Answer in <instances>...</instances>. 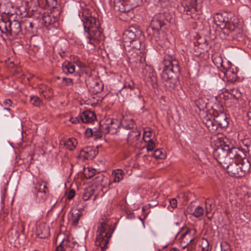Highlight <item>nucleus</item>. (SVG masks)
I'll return each instance as SVG.
<instances>
[{
  "mask_svg": "<svg viewBox=\"0 0 251 251\" xmlns=\"http://www.w3.org/2000/svg\"><path fill=\"white\" fill-rule=\"evenodd\" d=\"M196 106L200 111L204 110L206 108L207 100L205 98H199L195 102Z\"/></svg>",
  "mask_w": 251,
  "mask_h": 251,
  "instance_id": "28",
  "label": "nucleus"
},
{
  "mask_svg": "<svg viewBox=\"0 0 251 251\" xmlns=\"http://www.w3.org/2000/svg\"><path fill=\"white\" fill-rule=\"evenodd\" d=\"M154 4L160 8H167L171 4L170 0H153Z\"/></svg>",
  "mask_w": 251,
  "mask_h": 251,
  "instance_id": "30",
  "label": "nucleus"
},
{
  "mask_svg": "<svg viewBox=\"0 0 251 251\" xmlns=\"http://www.w3.org/2000/svg\"><path fill=\"white\" fill-rule=\"evenodd\" d=\"M229 94L236 100H238L241 97V93L237 88L230 89Z\"/></svg>",
  "mask_w": 251,
  "mask_h": 251,
  "instance_id": "38",
  "label": "nucleus"
},
{
  "mask_svg": "<svg viewBox=\"0 0 251 251\" xmlns=\"http://www.w3.org/2000/svg\"><path fill=\"white\" fill-rule=\"evenodd\" d=\"M179 72L174 71V69L163 70L161 74L163 83L168 91H178L181 88L178 76L176 75Z\"/></svg>",
  "mask_w": 251,
  "mask_h": 251,
  "instance_id": "7",
  "label": "nucleus"
},
{
  "mask_svg": "<svg viewBox=\"0 0 251 251\" xmlns=\"http://www.w3.org/2000/svg\"><path fill=\"white\" fill-rule=\"evenodd\" d=\"M30 100L31 104L35 106H40L42 104V100L39 97L36 96H31Z\"/></svg>",
  "mask_w": 251,
  "mask_h": 251,
  "instance_id": "35",
  "label": "nucleus"
},
{
  "mask_svg": "<svg viewBox=\"0 0 251 251\" xmlns=\"http://www.w3.org/2000/svg\"><path fill=\"white\" fill-rule=\"evenodd\" d=\"M124 172L121 169H117L113 171L112 176L113 177V182H119L124 178Z\"/></svg>",
  "mask_w": 251,
  "mask_h": 251,
  "instance_id": "26",
  "label": "nucleus"
},
{
  "mask_svg": "<svg viewBox=\"0 0 251 251\" xmlns=\"http://www.w3.org/2000/svg\"><path fill=\"white\" fill-rule=\"evenodd\" d=\"M105 130L103 127V125L100 124V126L97 128H95L93 130V137L95 140L100 139L102 136V134L105 133Z\"/></svg>",
  "mask_w": 251,
  "mask_h": 251,
  "instance_id": "27",
  "label": "nucleus"
},
{
  "mask_svg": "<svg viewBox=\"0 0 251 251\" xmlns=\"http://www.w3.org/2000/svg\"><path fill=\"white\" fill-rule=\"evenodd\" d=\"M213 116H214V119L216 122H217V124L221 130L228 126L229 125L228 120L225 112H221L217 115H213Z\"/></svg>",
  "mask_w": 251,
  "mask_h": 251,
  "instance_id": "16",
  "label": "nucleus"
},
{
  "mask_svg": "<svg viewBox=\"0 0 251 251\" xmlns=\"http://www.w3.org/2000/svg\"><path fill=\"white\" fill-rule=\"evenodd\" d=\"M249 111L248 113L247 116L249 120H251V100L249 102Z\"/></svg>",
  "mask_w": 251,
  "mask_h": 251,
  "instance_id": "57",
  "label": "nucleus"
},
{
  "mask_svg": "<svg viewBox=\"0 0 251 251\" xmlns=\"http://www.w3.org/2000/svg\"><path fill=\"white\" fill-rule=\"evenodd\" d=\"M212 59L213 63L218 68L221 67L224 69V67H225L223 65L222 58L220 55L218 54H215L212 56Z\"/></svg>",
  "mask_w": 251,
  "mask_h": 251,
  "instance_id": "29",
  "label": "nucleus"
},
{
  "mask_svg": "<svg viewBox=\"0 0 251 251\" xmlns=\"http://www.w3.org/2000/svg\"><path fill=\"white\" fill-rule=\"evenodd\" d=\"M205 204H206V209H208L209 210H212V203H208L207 200L205 201Z\"/></svg>",
  "mask_w": 251,
  "mask_h": 251,
  "instance_id": "61",
  "label": "nucleus"
},
{
  "mask_svg": "<svg viewBox=\"0 0 251 251\" xmlns=\"http://www.w3.org/2000/svg\"><path fill=\"white\" fill-rule=\"evenodd\" d=\"M102 125L105 130V134H114L116 132V130L119 127V122L116 119H112L108 123L103 124Z\"/></svg>",
  "mask_w": 251,
  "mask_h": 251,
  "instance_id": "19",
  "label": "nucleus"
},
{
  "mask_svg": "<svg viewBox=\"0 0 251 251\" xmlns=\"http://www.w3.org/2000/svg\"><path fill=\"white\" fill-rule=\"evenodd\" d=\"M96 119V116L94 112L86 110L80 115V120L83 123H90Z\"/></svg>",
  "mask_w": 251,
  "mask_h": 251,
  "instance_id": "20",
  "label": "nucleus"
},
{
  "mask_svg": "<svg viewBox=\"0 0 251 251\" xmlns=\"http://www.w3.org/2000/svg\"><path fill=\"white\" fill-rule=\"evenodd\" d=\"M46 5L49 8H54L56 7L57 0H45Z\"/></svg>",
  "mask_w": 251,
  "mask_h": 251,
  "instance_id": "43",
  "label": "nucleus"
},
{
  "mask_svg": "<svg viewBox=\"0 0 251 251\" xmlns=\"http://www.w3.org/2000/svg\"><path fill=\"white\" fill-rule=\"evenodd\" d=\"M82 213L80 211L75 210L69 213L68 219L72 225L76 226L78 225Z\"/></svg>",
  "mask_w": 251,
  "mask_h": 251,
  "instance_id": "21",
  "label": "nucleus"
},
{
  "mask_svg": "<svg viewBox=\"0 0 251 251\" xmlns=\"http://www.w3.org/2000/svg\"><path fill=\"white\" fill-rule=\"evenodd\" d=\"M193 9L194 11H197V0H190L188 3L186 4L185 10L187 11Z\"/></svg>",
  "mask_w": 251,
  "mask_h": 251,
  "instance_id": "33",
  "label": "nucleus"
},
{
  "mask_svg": "<svg viewBox=\"0 0 251 251\" xmlns=\"http://www.w3.org/2000/svg\"><path fill=\"white\" fill-rule=\"evenodd\" d=\"M77 140L75 138H69L64 142V146L70 151H73L77 145Z\"/></svg>",
  "mask_w": 251,
  "mask_h": 251,
  "instance_id": "25",
  "label": "nucleus"
},
{
  "mask_svg": "<svg viewBox=\"0 0 251 251\" xmlns=\"http://www.w3.org/2000/svg\"><path fill=\"white\" fill-rule=\"evenodd\" d=\"M227 138H218L215 141L217 148L213 151V155L230 176L236 177L244 176L251 169L247 151L239 148L230 147Z\"/></svg>",
  "mask_w": 251,
  "mask_h": 251,
  "instance_id": "1",
  "label": "nucleus"
},
{
  "mask_svg": "<svg viewBox=\"0 0 251 251\" xmlns=\"http://www.w3.org/2000/svg\"><path fill=\"white\" fill-rule=\"evenodd\" d=\"M78 16L83 23L88 43L95 44L103 40L104 35L99 20L92 13L87 7H82Z\"/></svg>",
  "mask_w": 251,
  "mask_h": 251,
  "instance_id": "2",
  "label": "nucleus"
},
{
  "mask_svg": "<svg viewBox=\"0 0 251 251\" xmlns=\"http://www.w3.org/2000/svg\"><path fill=\"white\" fill-rule=\"evenodd\" d=\"M75 194V191L74 189H71L67 195V197L68 200H72L74 198Z\"/></svg>",
  "mask_w": 251,
  "mask_h": 251,
  "instance_id": "50",
  "label": "nucleus"
},
{
  "mask_svg": "<svg viewBox=\"0 0 251 251\" xmlns=\"http://www.w3.org/2000/svg\"><path fill=\"white\" fill-rule=\"evenodd\" d=\"M32 191L35 197L37 202H41L45 201L48 197L49 189L45 182H38L34 184L32 188Z\"/></svg>",
  "mask_w": 251,
  "mask_h": 251,
  "instance_id": "8",
  "label": "nucleus"
},
{
  "mask_svg": "<svg viewBox=\"0 0 251 251\" xmlns=\"http://www.w3.org/2000/svg\"><path fill=\"white\" fill-rule=\"evenodd\" d=\"M75 63L79 68L83 69L85 67V64L79 60L75 61Z\"/></svg>",
  "mask_w": 251,
  "mask_h": 251,
  "instance_id": "54",
  "label": "nucleus"
},
{
  "mask_svg": "<svg viewBox=\"0 0 251 251\" xmlns=\"http://www.w3.org/2000/svg\"><path fill=\"white\" fill-rule=\"evenodd\" d=\"M141 136V131L137 128H133L130 131L127 136V142L131 145H135L137 144Z\"/></svg>",
  "mask_w": 251,
  "mask_h": 251,
  "instance_id": "17",
  "label": "nucleus"
},
{
  "mask_svg": "<svg viewBox=\"0 0 251 251\" xmlns=\"http://www.w3.org/2000/svg\"><path fill=\"white\" fill-rule=\"evenodd\" d=\"M222 251H231L229 249V245L226 242H224L221 245Z\"/></svg>",
  "mask_w": 251,
  "mask_h": 251,
  "instance_id": "47",
  "label": "nucleus"
},
{
  "mask_svg": "<svg viewBox=\"0 0 251 251\" xmlns=\"http://www.w3.org/2000/svg\"><path fill=\"white\" fill-rule=\"evenodd\" d=\"M162 65L164 66L163 70L170 69H174L175 71H180L178 61L172 52H168L166 54L164 57Z\"/></svg>",
  "mask_w": 251,
  "mask_h": 251,
  "instance_id": "9",
  "label": "nucleus"
},
{
  "mask_svg": "<svg viewBox=\"0 0 251 251\" xmlns=\"http://www.w3.org/2000/svg\"><path fill=\"white\" fill-rule=\"evenodd\" d=\"M183 231L180 235L179 240L181 242L183 248H185L188 245L194 240V238L191 237V230L186 226H182L181 228H179V231L176 234L177 237L179 234Z\"/></svg>",
  "mask_w": 251,
  "mask_h": 251,
  "instance_id": "11",
  "label": "nucleus"
},
{
  "mask_svg": "<svg viewBox=\"0 0 251 251\" xmlns=\"http://www.w3.org/2000/svg\"><path fill=\"white\" fill-rule=\"evenodd\" d=\"M97 151L92 147H86L80 152V156L87 160L93 159L97 154Z\"/></svg>",
  "mask_w": 251,
  "mask_h": 251,
  "instance_id": "15",
  "label": "nucleus"
},
{
  "mask_svg": "<svg viewBox=\"0 0 251 251\" xmlns=\"http://www.w3.org/2000/svg\"><path fill=\"white\" fill-rule=\"evenodd\" d=\"M27 24H28V25H29V27L30 28L32 29V28H33V27H34V24H33L32 23H31V22H29V23H27Z\"/></svg>",
  "mask_w": 251,
  "mask_h": 251,
  "instance_id": "64",
  "label": "nucleus"
},
{
  "mask_svg": "<svg viewBox=\"0 0 251 251\" xmlns=\"http://www.w3.org/2000/svg\"><path fill=\"white\" fill-rule=\"evenodd\" d=\"M225 30H229L230 32L235 31L237 28L236 25L232 23L231 22L229 23L225 24V25L223 27Z\"/></svg>",
  "mask_w": 251,
  "mask_h": 251,
  "instance_id": "40",
  "label": "nucleus"
},
{
  "mask_svg": "<svg viewBox=\"0 0 251 251\" xmlns=\"http://www.w3.org/2000/svg\"><path fill=\"white\" fill-rule=\"evenodd\" d=\"M231 16V13H228L226 12H223V19H224V21L223 22V26L225 25V24L226 25V24L230 22Z\"/></svg>",
  "mask_w": 251,
  "mask_h": 251,
  "instance_id": "41",
  "label": "nucleus"
},
{
  "mask_svg": "<svg viewBox=\"0 0 251 251\" xmlns=\"http://www.w3.org/2000/svg\"><path fill=\"white\" fill-rule=\"evenodd\" d=\"M94 190L92 188H88L82 195V199L84 201L88 200L94 194Z\"/></svg>",
  "mask_w": 251,
  "mask_h": 251,
  "instance_id": "34",
  "label": "nucleus"
},
{
  "mask_svg": "<svg viewBox=\"0 0 251 251\" xmlns=\"http://www.w3.org/2000/svg\"><path fill=\"white\" fill-rule=\"evenodd\" d=\"M43 21L46 26L50 25L52 23L51 17L49 15H44L43 16Z\"/></svg>",
  "mask_w": 251,
  "mask_h": 251,
  "instance_id": "44",
  "label": "nucleus"
},
{
  "mask_svg": "<svg viewBox=\"0 0 251 251\" xmlns=\"http://www.w3.org/2000/svg\"><path fill=\"white\" fill-rule=\"evenodd\" d=\"M142 32L136 26H130L123 33V40L127 55H129L130 49L139 50L142 47H144L142 42Z\"/></svg>",
  "mask_w": 251,
  "mask_h": 251,
  "instance_id": "3",
  "label": "nucleus"
},
{
  "mask_svg": "<svg viewBox=\"0 0 251 251\" xmlns=\"http://www.w3.org/2000/svg\"><path fill=\"white\" fill-rule=\"evenodd\" d=\"M180 223L179 222H176L172 226V228L174 230H176V234L179 231V228H181L182 226H179Z\"/></svg>",
  "mask_w": 251,
  "mask_h": 251,
  "instance_id": "55",
  "label": "nucleus"
},
{
  "mask_svg": "<svg viewBox=\"0 0 251 251\" xmlns=\"http://www.w3.org/2000/svg\"><path fill=\"white\" fill-rule=\"evenodd\" d=\"M140 53H141L140 55H138V53H135L134 56L136 55L137 58L135 60H133L132 56L129 57V59L131 61L135 62V67L137 68H144L146 67V65H147L146 64V56L144 54L141 53V51H140ZM129 55L132 56V54L130 53L128 56Z\"/></svg>",
  "mask_w": 251,
  "mask_h": 251,
  "instance_id": "18",
  "label": "nucleus"
},
{
  "mask_svg": "<svg viewBox=\"0 0 251 251\" xmlns=\"http://www.w3.org/2000/svg\"><path fill=\"white\" fill-rule=\"evenodd\" d=\"M121 124L123 127L126 129H131L134 128L135 121L128 116H124L121 120Z\"/></svg>",
  "mask_w": 251,
  "mask_h": 251,
  "instance_id": "23",
  "label": "nucleus"
},
{
  "mask_svg": "<svg viewBox=\"0 0 251 251\" xmlns=\"http://www.w3.org/2000/svg\"><path fill=\"white\" fill-rule=\"evenodd\" d=\"M3 109L8 111V114L5 115V116L7 117H13V115L10 112L11 109L9 108L5 107L3 108Z\"/></svg>",
  "mask_w": 251,
  "mask_h": 251,
  "instance_id": "58",
  "label": "nucleus"
},
{
  "mask_svg": "<svg viewBox=\"0 0 251 251\" xmlns=\"http://www.w3.org/2000/svg\"><path fill=\"white\" fill-rule=\"evenodd\" d=\"M142 72L145 75V79L150 81L152 85L157 84V77L154 73L153 69L151 66L146 65L143 69Z\"/></svg>",
  "mask_w": 251,
  "mask_h": 251,
  "instance_id": "13",
  "label": "nucleus"
},
{
  "mask_svg": "<svg viewBox=\"0 0 251 251\" xmlns=\"http://www.w3.org/2000/svg\"><path fill=\"white\" fill-rule=\"evenodd\" d=\"M203 213L204 210L203 208L200 206H198L195 208L192 215L196 218H199L203 215Z\"/></svg>",
  "mask_w": 251,
  "mask_h": 251,
  "instance_id": "37",
  "label": "nucleus"
},
{
  "mask_svg": "<svg viewBox=\"0 0 251 251\" xmlns=\"http://www.w3.org/2000/svg\"><path fill=\"white\" fill-rule=\"evenodd\" d=\"M59 53L62 57H65L66 56V53L65 51H62L59 52Z\"/></svg>",
  "mask_w": 251,
  "mask_h": 251,
  "instance_id": "62",
  "label": "nucleus"
},
{
  "mask_svg": "<svg viewBox=\"0 0 251 251\" xmlns=\"http://www.w3.org/2000/svg\"><path fill=\"white\" fill-rule=\"evenodd\" d=\"M63 82L66 86H73L74 84L73 79L70 78L63 77Z\"/></svg>",
  "mask_w": 251,
  "mask_h": 251,
  "instance_id": "45",
  "label": "nucleus"
},
{
  "mask_svg": "<svg viewBox=\"0 0 251 251\" xmlns=\"http://www.w3.org/2000/svg\"><path fill=\"white\" fill-rule=\"evenodd\" d=\"M85 136L87 138L93 137V130L91 128H87L85 132Z\"/></svg>",
  "mask_w": 251,
  "mask_h": 251,
  "instance_id": "48",
  "label": "nucleus"
},
{
  "mask_svg": "<svg viewBox=\"0 0 251 251\" xmlns=\"http://www.w3.org/2000/svg\"><path fill=\"white\" fill-rule=\"evenodd\" d=\"M243 144L247 148L248 152L249 151L250 149H251V147H249V145H251V140H249L248 139L244 140Z\"/></svg>",
  "mask_w": 251,
  "mask_h": 251,
  "instance_id": "53",
  "label": "nucleus"
},
{
  "mask_svg": "<svg viewBox=\"0 0 251 251\" xmlns=\"http://www.w3.org/2000/svg\"><path fill=\"white\" fill-rule=\"evenodd\" d=\"M80 120H81L80 117L79 118V117H75V118L72 117L70 119V121L72 124H76L79 123L80 122Z\"/></svg>",
  "mask_w": 251,
  "mask_h": 251,
  "instance_id": "52",
  "label": "nucleus"
},
{
  "mask_svg": "<svg viewBox=\"0 0 251 251\" xmlns=\"http://www.w3.org/2000/svg\"><path fill=\"white\" fill-rule=\"evenodd\" d=\"M25 225L24 223L22 221H20L18 223V229L17 230L19 232H21L24 233L25 231Z\"/></svg>",
  "mask_w": 251,
  "mask_h": 251,
  "instance_id": "46",
  "label": "nucleus"
},
{
  "mask_svg": "<svg viewBox=\"0 0 251 251\" xmlns=\"http://www.w3.org/2000/svg\"><path fill=\"white\" fill-rule=\"evenodd\" d=\"M152 131L150 130H145L143 133V139L145 142H149L152 140Z\"/></svg>",
  "mask_w": 251,
  "mask_h": 251,
  "instance_id": "39",
  "label": "nucleus"
},
{
  "mask_svg": "<svg viewBox=\"0 0 251 251\" xmlns=\"http://www.w3.org/2000/svg\"><path fill=\"white\" fill-rule=\"evenodd\" d=\"M114 228L109 223L108 219H101L97 231V235L96 245L100 247L101 251H105L107 248L109 240L113 233Z\"/></svg>",
  "mask_w": 251,
  "mask_h": 251,
  "instance_id": "4",
  "label": "nucleus"
},
{
  "mask_svg": "<svg viewBox=\"0 0 251 251\" xmlns=\"http://www.w3.org/2000/svg\"><path fill=\"white\" fill-rule=\"evenodd\" d=\"M135 86H134V84L133 83H131L130 84H129L128 85H125V86H124V88H129L130 90H133Z\"/></svg>",
  "mask_w": 251,
  "mask_h": 251,
  "instance_id": "60",
  "label": "nucleus"
},
{
  "mask_svg": "<svg viewBox=\"0 0 251 251\" xmlns=\"http://www.w3.org/2000/svg\"><path fill=\"white\" fill-rule=\"evenodd\" d=\"M224 21V19H223V12L217 13L216 14V16L214 17V22L217 25L219 26L220 28H223Z\"/></svg>",
  "mask_w": 251,
  "mask_h": 251,
  "instance_id": "32",
  "label": "nucleus"
},
{
  "mask_svg": "<svg viewBox=\"0 0 251 251\" xmlns=\"http://www.w3.org/2000/svg\"><path fill=\"white\" fill-rule=\"evenodd\" d=\"M213 214H206V216L207 217V218L209 219V220H211L212 217H213Z\"/></svg>",
  "mask_w": 251,
  "mask_h": 251,
  "instance_id": "63",
  "label": "nucleus"
},
{
  "mask_svg": "<svg viewBox=\"0 0 251 251\" xmlns=\"http://www.w3.org/2000/svg\"><path fill=\"white\" fill-rule=\"evenodd\" d=\"M165 17L164 13H160L155 15L152 18L150 26L147 29V32L152 41L157 42L160 40L159 30L165 25Z\"/></svg>",
  "mask_w": 251,
  "mask_h": 251,
  "instance_id": "6",
  "label": "nucleus"
},
{
  "mask_svg": "<svg viewBox=\"0 0 251 251\" xmlns=\"http://www.w3.org/2000/svg\"><path fill=\"white\" fill-rule=\"evenodd\" d=\"M114 9L115 11H119L121 13L129 12L127 8L126 2L125 0H114Z\"/></svg>",
  "mask_w": 251,
  "mask_h": 251,
  "instance_id": "22",
  "label": "nucleus"
},
{
  "mask_svg": "<svg viewBox=\"0 0 251 251\" xmlns=\"http://www.w3.org/2000/svg\"><path fill=\"white\" fill-rule=\"evenodd\" d=\"M170 206L172 208H175L177 206V201L176 199H172L169 200Z\"/></svg>",
  "mask_w": 251,
  "mask_h": 251,
  "instance_id": "51",
  "label": "nucleus"
},
{
  "mask_svg": "<svg viewBox=\"0 0 251 251\" xmlns=\"http://www.w3.org/2000/svg\"><path fill=\"white\" fill-rule=\"evenodd\" d=\"M221 71L224 73L227 81L233 83L236 81L237 79V73L238 71L236 67L231 65L228 68L224 67V69L221 70Z\"/></svg>",
  "mask_w": 251,
  "mask_h": 251,
  "instance_id": "12",
  "label": "nucleus"
},
{
  "mask_svg": "<svg viewBox=\"0 0 251 251\" xmlns=\"http://www.w3.org/2000/svg\"><path fill=\"white\" fill-rule=\"evenodd\" d=\"M127 4V8L130 11L133 8L137 7L141 2L142 0H125Z\"/></svg>",
  "mask_w": 251,
  "mask_h": 251,
  "instance_id": "31",
  "label": "nucleus"
},
{
  "mask_svg": "<svg viewBox=\"0 0 251 251\" xmlns=\"http://www.w3.org/2000/svg\"><path fill=\"white\" fill-rule=\"evenodd\" d=\"M202 122L207 127L208 131L213 134H218L221 130L216 122L214 116L211 114L206 115L202 119Z\"/></svg>",
  "mask_w": 251,
  "mask_h": 251,
  "instance_id": "10",
  "label": "nucleus"
},
{
  "mask_svg": "<svg viewBox=\"0 0 251 251\" xmlns=\"http://www.w3.org/2000/svg\"><path fill=\"white\" fill-rule=\"evenodd\" d=\"M147 143L146 146V149L148 152L152 151L156 146V144L152 140L149 142H145Z\"/></svg>",
  "mask_w": 251,
  "mask_h": 251,
  "instance_id": "42",
  "label": "nucleus"
},
{
  "mask_svg": "<svg viewBox=\"0 0 251 251\" xmlns=\"http://www.w3.org/2000/svg\"><path fill=\"white\" fill-rule=\"evenodd\" d=\"M63 241L60 243V244L57 247L56 251H65L63 247L62 244L63 243Z\"/></svg>",
  "mask_w": 251,
  "mask_h": 251,
  "instance_id": "59",
  "label": "nucleus"
},
{
  "mask_svg": "<svg viewBox=\"0 0 251 251\" xmlns=\"http://www.w3.org/2000/svg\"><path fill=\"white\" fill-rule=\"evenodd\" d=\"M36 233L39 238L45 239L50 234V227L45 223H40L37 225Z\"/></svg>",
  "mask_w": 251,
  "mask_h": 251,
  "instance_id": "14",
  "label": "nucleus"
},
{
  "mask_svg": "<svg viewBox=\"0 0 251 251\" xmlns=\"http://www.w3.org/2000/svg\"><path fill=\"white\" fill-rule=\"evenodd\" d=\"M3 13L9 15L8 18L0 17V30L3 33L9 34L16 37L22 33V25L20 22L15 20L14 14L9 12L3 11Z\"/></svg>",
  "mask_w": 251,
  "mask_h": 251,
  "instance_id": "5",
  "label": "nucleus"
},
{
  "mask_svg": "<svg viewBox=\"0 0 251 251\" xmlns=\"http://www.w3.org/2000/svg\"><path fill=\"white\" fill-rule=\"evenodd\" d=\"M75 65L69 61L65 62L62 65V70L64 73L72 74L75 72Z\"/></svg>",
  "mask_w": 251,
  "mask_h": 251,
  "instance_id": "24",
  "label": "nucleus"
},
{
  "mask_svg": "<svg viewBox=\"0 0 251 251\" xmlns=\"http://www.w3.org/2000/svg\"><path fill=\"white\" fill-rule=\"evenodd\" d=\"M84 175L86 178H91L95 175L94 170H90V169H88V172H86Z\"/></svg>",
  "mask_w": 251,
  "mask_h": 251,
  "instance_id": "49",
  "label": "nucleus"
},
{
  "mask_svg": "<svg viewBox=\"0 0 251 251\" xmlns=\"http://www.w3.org/2000/svg\"><path fill=\"white\" fill-rule=\"evenodd\" d=\"M13 102L10 99H6L3 101V104L8 106H11Z\"/></svg>",
  "mask_w": 251,
  "mask_h": 251,
  "instance_id": "56",
  "label": "nucleus"
},
{
  "mask_svg": "<svg viewBox=\"0 0 251 251\" xmlns=\"http://www.w3.org/2000/svg\"><path fill=\"white\" fill-rule=\"evenodd\" d=\"M153 156L156 159H163L165 158L166 155L162 149H157L154 151Z\"/></svg>",
  "mask_w": 251,
  "mask_h": 251,
  "instance_id": "36",
  "label": "nucleus"
}]
</instances>
